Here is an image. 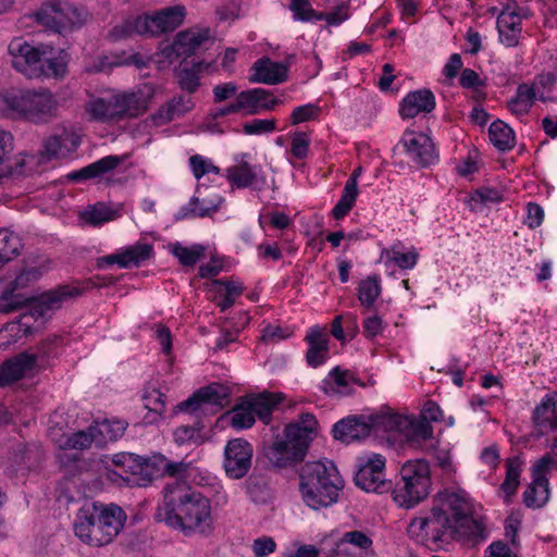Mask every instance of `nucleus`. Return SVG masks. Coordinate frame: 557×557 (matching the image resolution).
<instances>
[{"mask_svg": "<svg viewBox=\"0 0 557 557\" xmlns=\"http://www.w3.org/2000/svg\"><path fill=\"white\" fill-rule=\"evenodd\" d=\"M288 63L276 62L270 58H260L251 66L249 82L277 85L287 79Z\"/></svg>", "mask_w": 557, "mask_h": 557, "instance_id": "20", "label": "nucleus"}, {"mask_svg": "<svg viewBox=\"0 0 557 557\" xmlns=\"http://www.w3.org/2000/svg\"><path fill=\"white\" fill-rule=\"evenodd\" d=\"M255 423L253 413L247 403L242 401L231 412V424L235 429H248Z\"/></svg>", "mask_w": 557, "mask_h": 557, "instance_id": "54", "label": "nucleus"}, {"mask_svg": "<svg viewBox=\"0 0 557 557\" xmlns=\"http://www.w3.org/2000/svg\"><path fill=\"white\" fill-rule=\"evenodd\" d=\"M549 498V490H525L523 495L524 504L528 507L540 508Z\"/></svg>", "mask_w": 557, "mask_h": 557, "instance_id": "61", "label": "nucleus"}, {"mask_svg": "<svg viewBox=\"0 0 557 557\" xmlns=\"http://www.w3.org/2000/svg\"><path fill=\"white\" fill-rule=\"evenodd\" d=\"M112 96L113 111L115 121L125 117H136L149 107L150 100L153 97V88L149 84H145L137 90L132 92L115 94Z\"/></svg>", "mask_w": 557, "mask_h": 557, "instance_id": "12", "label": "nucleus"}, {"mask_svg": "<svg viewBox=\"0 0 557 557\" xmlns=\"http://www.w3.org/2000/svg\"><path fill=\"white\" fill-rule=\"evenodd\" d=\"M92 442H96L99 445L101 444V440H99L96 425L89 426L86 431H78L73 433L70 437H67L64 446L72 449H86L91 445Z\"/></svg>", "mask_w": 557, "mask_h": 557, "instance_id": "51", "label": "nucleus"}, {"mask_svg": "<svg viewBox=\"0 0 557 557\" xmlns=\"http://www.w3.org/2000/svg\"><path fill=\"white\" fill-rule=\"evenodd\" d=\"M350 187H344L343 195L338 202L332 210L333 218L336 220H341L348 214V212L352 209L355 201L358 196V189H355L352 184Z\"/></svg>", "mask_w": 557, "mask_h": 557, "instance_id": "55", "label": "nucleus"}, {"mask_svg": "<svg viewBox=\"0 0 557 557\" xmlns=\"http://www.w3.org/2000/svg\"><path fill=\"white\" fill-rule=\"evenodd\" d=\"M276 128L275 119H256L244 124L243 129L247 135H260L271 133Z\"/></svg>", "mask_w": 557, "mask_h": 557, "instance_id": "59", "label": "nucleus"}, {"mask_svg": "<svg viewBox=\"0 0 557 557\" xmlns=\"http://www.w3.org/2000/svg\"><path fill=\"white\" fill-rule=\"evenodd\" d=\"M124 160V156H107L79 170L70 172L66 174V178L71 182L101 178L121 165Z\"/></svg>", "mask_w": 557, "mask_h": 557, "instance_id": "23", "label": "nucleus"}, {"mask_svg": "<svg viewBox=\"0 0 557 557\" xmlns=\"http://www.w3.org/2000/svg\"><path fill=\"white\" fill-rule=\"evenodd\" d=\"M252 552L256 557H265L276 548V543L271 536H261L253 541Z\"/></svg>", "mask_w": 557, "mask_h": 557, "instance_id": "63", "label": "nucleus"}, {"mask_svg": "<svg viewBox=\"0 0 557 557\" xmlns=\"http://www.w3.org/2000/svg\"><path fill=\"white\" fill-rule=\"evenodd\" d=\"M12 66L27 76L61 77L66 72V60L63 55L53 57L49 46L34 47L21 39H14L9 45Z\"/></svg>", "mask_w": 557, "mask_h": 557, "instance_id": "5", "label": "nucleus"}, {"mask_svg": "<svg viewBox=\"0 0 557 557\" xmlns=\"http://www.w3.org/2000/svg\"><path fill=\"white\" fill-rule=\"evenodd\" d=\"M49 270L50 262L46 259L34 261L23 267L15 278L3 290L2 297L0 298V312L11 313L25 305L28 298L14 296L13 294L20 289L29 287L39 281Z\"/></svg>", "mask_w": 557, "mask_h": 557, "instance_id": "10", "label": "nucleus"}, {"mask_svg": "<svg viewBox=\"0 0 557 557\" xmlns=\"http://www.w3.org/2000/svg\"><path fill=\"white\" fill-rule=\"evenodd\" d=\"M101 462L106 465L107 479L116 485L128 483L124 474L137 476L145 483L163 479L166 466V457L156 453L149 457H141L132 453H119L111 457L104 456Z\"/></svg>", "mask_w": 557, "mask_h": 557, "instance_id": "6", "label": "nucleus"}, {"mask_svg": "<svg viewBox=\"0 0 557 557\" xmlns=\"http://www.w3.org/2000/svg\"><path fill=\"white\" fill-rule=\"evenodd\" d=\"M260 168L249 164L247 161H240L238 164L230 166L226 170V180L232 187L247 188L257 183H264V177L259 174Z\"/></svg>", "mask_w": 557, "mask_h": 557, "instance_id": "29", "label": "nucleus"}, {"mask_svg": "<svg viewBox=\"0 0 557 557\" xmlns=\"http://www.w3.org/2000/svg\"><path fill=\"white\" fill-rule=\"evenodd\" d=\"M435 108V97L429 89L410 91L401 101L399 114L403 119H412L420 113H430Z\"/></svg>", "mask_w": 557, "mask_h": 557, "instance_id": "27", "label": "nucleus"}, {"mask_svg": "<svg viewBox=\"0 0 557 557\" xmlns=\"http://www.w3.org/2000/svg\"><path fill=\"white\" fill-rule=\"evenodd\" d=\"M5 110L14 119L48 124L58 115L59 101L48 89H28L4 96Z\"/></svg>", "mask_w": 557, "mask_h": 557, "instance_id": "7", "label": "nucleus"}, {"mask_svg": "<svg viewBox=\"0 0 557 557\" xmlns=\"http://www.w3.org/2000/svg\"><path fill=\"white\" fill-rule=\"evenodd\" d=\"M350 545L360 549H368L372 546V540L361 531L347 532L343 539L336 543L337 554L351 555Z\"/></svg>", "mask_w": 557, "mask_h": 557, "instance_id": "46", "label": "nucleus"}, {"mask_svg": "<svg viewBox=\"0 0 557 557\" xmlns=\"http://www.w3.org/2000/svg\"><path fill=\"white\" fill-rule=\"evenodd\" d=\"M318 420L312 413L305 412L299 419L288 423L282 436L264 447V456L272 468L294 469L307 456L310 443L318 435Z\"/></svg>", "mask_w": 557, "mask_h": 557, "instance_id": "4", "label": "nucleus"}, {"mask_svg": "<svg viewBox=\"0 0 557 557\" xmlns=\"http://www.w3.org/2000/svg\"><path fill=\"white\" fill-rule=\"evenodd\" d=\"M385 459L381 455H374L366 462L360 463L357 472L355 473L354 481L357 487H380L386 482L385 474Z\"/></svg>", "mask_w": 557, "mask_h": 557, "instance_id": "24", "label": "nucleus"}, {"mask_svg": "<svg viewBox=\"0 0 557 557\" xmlns=\"http://www.w3.org/2000/svg\"><path fill=\"white\" fill-rule=\"evenodd\" d=\"M523 466L524 460L519 455L507 458L505 460L506 476L500 487H519Z\"/></svg>", "mask_w": 557, "mask_h": 557, "instance_id": "52", "label": "nucleus"}, {"mask_svg": "<svg viewBox=\"0 0 557 557\" xmlns=\"http://www.w3.org/2000/svg\"><path fill=\"white\" fill-rule=\"evenodd\" d=\"M87 16L85 9L64 0H50L37 12L38 22L59 34L83 26Z\"/></svg>", "mask_w": 557, "mask_h": 557, "instance_id": "9", "label": "nucleus"}, {"mask_svg": "<svg viewBox=\"0 0 557 557\" xmlns=\"http://www.w3.org/2000/svg\"><path fill=\"white\" fill-rule=\"evenodd\" d=\"M85 109L91 120L99 122L115 121L112 96L91 98L85 103Z\"/></svg>", "mask_w": 557, "mask_h": 557, "instance_id": "41", "label": "nucleus"}, {"mask_svg": "<svg viewBox=\"0 0 557 557\" xmlns=\"http://www.w3.org/2000/svg\"><path fill=\"white\" fill-rule=\"evenodd\" d=\"M554 468L555 461L549 455H545L534 461L530 468L532 481L528 487H548V475Z\"/></svg>", "mask_w": 557, "mask_h": 557, "instance_id": "43", "label": "nucleus"}, {"mask_svg": "<svg viewBox=\"0 0 557 557\" xmlns=\"http://www.w3.org/2000/svg\"><path fill=\"white\" fill-rule=\"evenodd\" d=\"M304 503L312 510H320L338 502V490H300Z\"/></svg>", "mask_w": 557, "mask_h": 557, "instance_id": "38", "label": "nucleus"}, {"mask_svg": "<svg viewBox=\"0 0 557 557\" xmlns=\"http://www.w3.org/2000/svg\"><path fill=\"white\" fill-rule=\"evenodd\" d=\"M223 201V198L220 196H216L215 199H207L199 197H193L188 205L186 207H183L178 212L180 219L185 218H203L207 215H210L212 212H215L219 210L221 203Z\"/></svg>", "mask_w": 557, "mask_h": 557, "instance_id": "35", "label": "nucleus"}, {"mask_svg": "<svg viewBox=\"0 0 557 557\" xmlns=\"http://www.w3.org/2000/svg\"><path fill=\"white\" fill-rule=\"evenodd\" d=\"M82 219L90 225H101L113 220V212L104 203H96L88 207L81 214Z\"/></svg>", "mask_w": 557, "mask_h": 557, "instance_id": "53", "label": "nucleus"}, {"mask_svg": "<svg viewBox=\"0 0 557 557\" xmlns=\"http://www.w3.org/2000/svg\"><path fill=\"white\" fill-rule=\"evenodd\" d=\"M300 487H344V480L331 460L306 462L299 472Z\"/></svg>", "mask_w": 557, "mask_h": 557, "instance_id": "11", "label": "nucleus"}, {"mask_svg": "<svg viewBox=\"0 0 557 557\" xmlns=\"http://www.w3.org/2000/svg\"><path fill=\"white\" fill-rule=\"evenodd\" d=\"M126 518L125 511L115 504L84 499L76 513L74 533L83 543L100 547L117 536Z\"/></svg>", "mask_w": 557, "mask_h": 557, "instance_id": "3", "label": "nucleus"}, {"mask_svg": "<svg viewBox=\"0 0 557 557\" xmlns=\"http://www.w3.org/2000/svg\"><path fill=\"white\" fill-rule=\"evenodd\" d=\"M126 423L124 421H109L106 420L101 422L100 424L96 425L98 436H100L99 440H101V444L106 440L115 441L119 437H121L125 430H126Z\"/></svg>", "mask_w": 557, "mask_h": 557, "instance_id": "56", "label": "nucleus"}, {"mask_svg": "<svg viewBox=\"0 0 557 557\" xmlns=\"http://www.w3.org/2000/svg\"><path fill=\"white\" fill-rule=\"evenodd\" d=\"M393 500L403 508L410 509L429 496L428 490H391Z\"/></svg>", "mask_w": 557, "mask_h": 557, "instance_id": "50", "label": "nucleus"}, {"mask_svg": "<svg viewBox=\"0 0 557 557\" xmlns=\"http://www.w3.org/2000/svg\"><path fill=\"white\" fill-rule=\"evenodd\" d=\"M164 478H170L175 481L177 485L189 486L191 479L198 474V470L188 461H173L166 458V466Z\"/></svg>", "mask_w": 557, "mask_h": 557, "instance_id": "37", "label": "nucleus"}, {"mask_svg": "<svg viewBox=\"0 0 557 557\" xmlns=\"http://www.w3.org/2000/svg\"><path fill=\"white\" fill-rule=\"evenodd\" d=\"M25 333L20 322L7 323L0 330V347L16 343Z\"/></svg>", "mask_w": 557, "mask_h": 557, "instance_id": "58", "label": "nucleus"}, {"mask_svg": "<svg viewBox=\"0 0 557 557\" xmlns=\"http://www.w3.org/2000/svg\"><path fill=\"white\" fill-rule=\"evenodd\" d=\"M535 98L536 92L533 86L520 84L517 88L516 96L507 102V107L511 113L523 115L530 111Z\"/></svg>", "mask_w": 557, "mask_h": 557, "instance_id": "40", "label": "nucleus"}, {"mask_svg": "<svg viewBox=\"0 0 557 557\" xmlns=\"http://www.w3.org/2000/svg\"><path fill=\"white\" fill-rule=\"evenodd\" d=\"M177 49L183 57H190L201 49H208L213 44V38L209 28L193 27L180 32L175 36Z\"/></svg>", "mask_w": 557, "mask_h": 557, "instance_id": "25", "label": "nucleus"}, {"mask_svg": "<svg viewBox=\"0 0 557 557\" xmlns=\"http://www.w3.org/2000/svg\"><path fill=\"white\" fill-rule=\"evenodd\" d=\"M319 107L308 103L294 109L290 114V122L293 125L314 120L319 115Z\"/></svg>", "mask_w": 557, "mask_h": 557, "instance_id": "60", "label": "nucleus"}, {"mask_svg": "<svg viewBox=\"0 0 557 557\" xmlns=\"http://www.w3.org/2000/svg\"><path fill=\"white\" fill-rule=\"evenodd\" d=\"M22 249L21 238L13 232L0 231V268L15 258Z\"/></svg>", "mask_w": 557, "mask_h": 557, "instance_id": "44", "label": "nucleus"}, {"mask_svg": "<svg viewBox=\"0 0 557 557\" xmlns=\"http://www.w3.org/2000/svg\"><path fill=\"white\" fill-rule=\"evenodd\" d=\"M400 145L409 160L418 166L428 168L438 159L432 138L424 133L406 131L401 137Z\"/></svg>", "mask_w": 557, "mask_h": 557, "instance_id": "13", "label": "nucleus"}, {"mask_svg": "<svg viewBox=\"0 0 557 557\" xmlns=\"http://www.w3.org/2000/svg\"><path fill=\"white\" fill-rule=\"evenodd\" d=\"M321 388L330 396L348 395L350 393L349 373L338 367L334 368L322 381Z\"/></svg>", "mask_w": 557, "mask_h": 557, "instance_id": "39", "label": "nucleus"}, {"mask_svg": "<svg viewBox=\"0 0 557 557\" xmlns=\"http://www.w3.org/2000/svg\"><path fill=\"white\" fill-rule=\"evenodd\" d=\"M306 341L309 345L306 354L308 364L313 368L321 366L329 352L327 335L318 327H312L308 331Z\"/></svg>", "mask_w": 557, "mask_h": 557, "instance_id": "31", "label": "nucleus"}, {"mask_svg": "<svg viewBox=\"0 0 557 557\" xmlns=\"http://www.w3.org/2000/svg\"><path fill=\"white\" fill-rule=\"evenodd\" d=\"M156 518L185 535L205 533L211 524L210 500L196 490H165Z\"/></svg>", "mask_w": 557, "mask_h": 557, "instance_id": "2", "label": "nucleus"}, {"mask_svg": "<svg viewBox=\"0 0 557 557\" xmlns=\"http://www.w3.org/2000/svg\"><path fill=\"white\" fill-rule=\"evenodd\" d=\"M79 144L81 137L72 128L59 127L44 140L39 153L46 161L65 158L75 151Z\"/></svg>", "mask_w": 557, "mask_h": 557, "instance_id": "19", "label": "nucleus"}, {"mask_svg": "<svg viewBox=\"0 0 557 557\" xmlns=\"http://www.w3.org/2000/svg\"><path fill=\"white\" fill-rule=\"evenodd\" d=\"M247 403L253 413L261 421L268 423L271 419L273 408L277 404V399L273 394H260L247 399Z\"/></svg>", "mask_w": 557, "mask_h": 557, "instance_id": "45", "label": "nucleus"}, {"mask_svg": "<svg viewBox=\"0 0 557 557\" xmlns=\"http://www.w3.org/2000/svg\"><path fill=\"white\" fill-rule=\"evenodd\" d=\"M473 503L465 490H442L434 497L430 516L412 519L408 534L434 544L482 540L484 527L473 517Z\"/></svg>", "mask_w": 557, "mask_h": 557, "instance_id": "1", "label": "nucleus"}, {"mask_svg": "<svg viewBox=\"0 0 557 557\" xmlns=\"http://www.w3.org/2000/svg\"><path fill=\"white\" fill-rule=\"evenodd\" d=\"M171 250L184 267H194L205 253V247L201 245L185 247L180 243L173 244Z\"/></svg>", "mask_w": 557, "mask_h": 557, "instance_id": "49", "label": "nucleus"}, {"mask_svg": "<svg viewBox=\"0 0 557 557\" xmlns=\"http://www.w3.org/2000/svg\"><path fill=\"white\" fill-rule=\"evenodd\" d=\"M310 139L306 133H295L292 139V154L297 159L307 157Z\"/></svg>", "mask_w": 557, "mask_h": 557, "instance_id": "64", "label": "nucleus"}, {"mask_svg": "<svg viewBox=\"0 0 557 557\" xmlns=\"http://www.w3.org/2000/svg\"><path fill=\"white\" fill-rule=\"evenodd\" d=\"M441 418L440 406L435 401L428 400L419 417L391 413L382 417L380 423L386 431L398 432L408 443L420 446L433 437L431 422L438 421Z\"/></svg>", "mask_w": 557, "mask_h": 557, "instance_id": "8", "label": "nucleus"}, {"mask_svg": "<svg viewBox=\"0 0 557 557\" xmlns=\"http://www.w3.org/2000/svg\"><path fill=\"white\" fill-rule=\"evenodd\" d=\"M81 293L82 289L76 286L60 285L37 297L28 298L27 302L30 305L33 315L45 317L49 312L60 309L64 302L76 298Z\"/></svg>", "mask_w": 557, "mask_h": 557, "instance_id": "16", "label": "nucleus"}, {"mask_svg": "<svg viewBox=\"0 0 557 557\" xmlns=\"http://www.w3.org/2000/svg\"><path fill=\"white\" fill-rule=\"evenodd\" d=\"M202 62H198L190 67L181 66L177 70V83L182 90L193 94L198 89L200 85L199 73L202 70Z\"/></svg>", "mask_w": 557, "mask_h": 557, "instance_id": "48", "label": "nucleus"}, {"mask_svg": "<svg viewBox=\"0 0 557 557\" xmlns=\"http://www.w3.org/2000/svg\"><path fill=\"white\" fill-rule=\"evenodd\" d=\"M194 101L190 97L176 96L171 101L161 106L159 110L151 115L153 125H164L187 113L194 108Z\"/></svg>", "mask_w": 557, "mask_h": 557, "instance_id": "30", "label": "nucleus"}, {"mask_svg": "<svg viewBox=\"0 0 557 557\" xmlns=\"http://www.w3.org/2000/svg\"><path fill=\"white\" fill-rule=\"evenodd\" d=\"M145 407L161 416L166 408V396L161 393L158 388L146 389L143 396Z\"/></svg>", "mask_w": 557, "mask_h": 557, "instance_id": "57", "label": "nucleus"}, {"mask_svg": "<svg viewBox=\"0 0 557 557\" xmlns=\"http://www.w3.org/2000/svg\"><path fill=\"white\" fill-rule=\"evenodd\" d=\"M533 420L541 432L557 429V393L546 395L533 412Z\"/></svg>", "mask_w": 557, "mask_h": 557, "instance_id": "33", "label": "nucleus"}, {"mask_svg": "<svg viewBox=\"0 0 557 557\" xmlns=\"http://www.w3.org/2000/svg\"><path fill=\"white\" fill-rule=\"evenodd\" d=\"M400 476L405 483L404 487L423 486L428 487L430 481V466L423 459L409 460L403 465Z\"/></svg>", "mask_w": 557, "mask_h": 557, "instance_id": "32", "label": "nucleus"}, {"mask_svg": "<svg viewBox=\"0 0 557 557\" xmlns=\"http://www.w3.org/2000/svg\"><path fill=\"white\" fill-rule=\"evenodd\" d=\"M36 367L37 356H32L29 351L16 355L0 366V386L26 376Z\"/></svg>", "mask_w": 557, "mask_h": 557, "instance_id": "22", "label": "nucleus"}, {"mask_svg": "<svg viewBox=\"0 0 557 557\" xmlns=\"http://www.w3.org/2000/svg\"><path fill=\"white\" fill-rule=\"evenodd\" d=\"M147 24L143 21V16H133L124 20L115 25L110 32L109 37L113 41L131 38L134 35L146 36Z\"/></svg>", "mask_w": 557, "mask_h": 557, "instance_id": "36", "label": "nucleus"}, {"mask_svg": "<svg viewBox=\"0 0 557 557\" xmlns=\"http://www.w3.org/2000/svg\"><path fill=\"white\" fill-rule=\"evenodd\" d=\"M373 423H369L364 418H346L333 425V436L344 443H351L368 437L371 433Z\"/></svg>", "mask_w": 557, "mask_h": 557, "instance_id": "28", "label": "nucleus"}, {"mask_svg": "<svg viewBox=\"0 0 557 557\" xmlns=\"http://www.w3.org/2000/svg\"><path fill=\"white\" fill-rule=\"evenodd\" d=\"M271 92L263 88H253L242 91L237 95V107L245 110L248 114H257L261 110H272L282 101L277 98H270Z\"/></svg>", "mask_w": 557, "mask_h": 557, "instance_id": "26", "label": "nucleus"}, {"mask_svg": "<svg viewBox=\"0 0 557 557\" xmlns=\"http://www.w3.org/2000/svg\"><path fill=\"white\" fill-rule=\"evenodd\" d=\"M515 8L510 10V4L500 12L497 16V29L500 41L507 47H515L519 42L521 35V17L524 16L522 9L518 8L513 2Z\"/></svg>", "mask_w": 557, "mask_h": 557, "instance_id": "21", "label": "nucleus"}, {"mask_svg": "<svg viewBox=\"0 0 557 557\" xmlns=\"http://www.w3.org/2000/svg\"><path fill=\"white\" fill-rule=\"evenodd\" d=\"M153 256V245L146 242H137L134 245L120 249L112 255L102 256L97 259V267L104 269L117 264L121 269L139 267Z\"/></svg>", "mask_w": 557, "mask_h": 557, "instance_id": "14", "label": "nucleus"}, {"mask_svg": "<svg viewBox=\"0 0 557 557\" xmlns=\"http://www.w3.org/2000/svg\"><path fill=\"white\" fill-rule=\"evenodd\" d=\"M419 255L417 251L400 252L397 250L392 251L391 260L395 262L400 269H412L418 262Z\"/></svg>", "mask_w": 557, "mask_h": 557, "instance_id": "62", "label": "nucleus"}, {"mask_svg": "<svg viewBox=\"0 0 557 557\" xmlns=\"http://www.w3.org/2000/svg\"><path fill=\"white\" fill-rule=\"evenodd\" d=\"M230 389L228 387L212 383L196 391L186 400L180 403L176 408L182 412H195L203 405L216 406L223 408L228 404Z\"/></svg>", "mask_w": 557, "mask_h": 557, "instance_id": "18", "label": "nucleus"}, {"mask_svg": "<svg viewBox=\"0 0 557 557\" xmlns=\"http://www.w3.org/2000/svg\"><path fill=\"white\" fill-rule=\"evenodd\" d=\"M252 446L243 438L228 441L224 449V469L232 479L246 475L251 467Z\"/></svg>", "mask_w": 557, "mask_h": 557, "instance_id": "15", "label": "nucleus"}, {"mask_svg": "<svg viewBox=\"0 0 557 557\" xmlns=\"http://www.w3.org/2000/svg\"><path fill=\"white\" fill-rule=\"evenodd\" d=\"M491 143L499 151H508L515 147L516 137L513 131L503 121H495L488 128Z\"/></svg>", "mask_w": 557, "mask_h": 557, "instance_id": "42", "label": "nucleus"}, {"mask_svg": "<svg viewBox=\"0 0 557 557\" xmlns=\"http://www.w3.org/2000/svg\"><path fill=\"white\" fill-rule=\"evenodd\" d=\"M211 285L214 287L213 301L220 307L221 311L231 308L244 292V286L234 281L213 280Z\"/></svg>", "mask_w": 557, "mask_h": 557, "instance_id": "34", "label": "nucleus"}, {"mask_svg": "<svg viewBox=\"0 0 557 557\" xmlns=\"http://www.w3.org/2000/svg\"><path fill=\"white\" fill-rule=\"evenodd\" d=\"M186 12L183 5L163 8L153 14H145L143 21L147 24L148 37H157L165 33L174 32L184 22Z\"/></svg>", "mask_w": 557, "mask_h": 557, "instance_id": "17", "label": "nucleus"}, {"mask_svg": "<svg viewBox=\"0 0 557 557\" xmlns=\"http://www.w3.org/2000/svg\"><path fill=\"white\" fill-rule=\"evenodd\" d=\"M381 294L380 281L376 276H369L359 283L357 288L358 300L364 308H372Z\"/></svg>", "mask_w": 557, "mask_h": 557, "instance_id": "47", "label": "nucleus"}]
</instances>
